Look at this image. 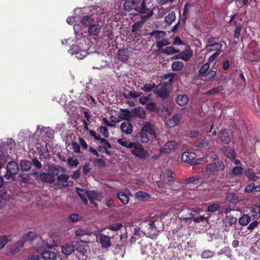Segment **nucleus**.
Here are the masks:
<instances>
[{"label": "nucleus", "mask_w": 260, "mask_h": 260, "mask_svg": "<svg viewBox=\"0 0 260 260\" xmlns=\"http://www.w3.org/2000/svg\"><path fill=\"white\" fill-rule=\"evenodd\" d=\"M16 143L11 138L5 142L0 140V162H16Z\"/></svg>", "instance_id": "1"}, {"label": "nucleus", "mask_w": 260, "mask_h": 260, "mask_svg": "<svg viewBox=\"0 0 260 260\" xmlns=\"http://www.w3.org/2000/svg\"><path fill=\"white\" fill-rule=\"evenodd\" d=\"M146 0H126L123 4V9L127 12L135 10L142 14H146L145 16L149 18L153 14V11L147 7Z\"/></svg>", "instance_id": "2"}, {"label": "nucleus", "mask_w": 260, "mask_h": 260, "mask_svg": "<svg viewBox=\"0 0 260 260\" xmlns=\"http://www.w3.org/2000/svg\"><path fill=\"white\" fill-rule=\"evenodd\" d=\"M118 142L122 146L129 148L132 153L137 157L144 158L147 155V152L145 151L143 147L138 143L131 142L122 139H118Z\"/></svg>", "instance_id": "3"}, {"label": "nucleus", "mask_w": 260, "mask_h": 260, "mask_svg": "<svg viewBox=\"0 0 260 260\" xmlns=\"http://www.w3.org/2000/svg\"><path fill=\"white\" fill-rule=\"evenodd\" d=\"M77 191L84 204L87 203V198L90 202L95 207L98 206L95 201H100L103 197L101 193L93 190L86 191L85 190L77 188Z\"/></svg>", "instance_id": "4"}, {"label": "nucleus", "mask_w": 260, "mask_h": 260, "mask_svg": "<svg viewBox=\"0 0 260 260\" xmlns=\"http://www.w3.org/2000/svg\"><path fill=\"white\" fill-rule=\"evenodd\" d=\"M139 141L143 143L156 137L153 125L150 122H147L142 128L139 133Z\"/></svg>", "instance_id": "5"}, {"label": "nucleus", "mask_w": 260, "mask_h": 260, "mask_svg": "<svg viewBox=\"0 0 260 260\" xmlns=\"http://www.w3.org/2000/svg\"><path fill=\"white\" fill-rule=\"evenodd\" d=\"M87 46L85 41L81 42L78 45L71 46L69 52L71 54H74L78 59H83L87 55L86 50Z\"/></svg>", "instance_id": "6"}, {"label": "nucleus", "mask_w": 260, "mask_h": 260, "mask_svg": "<svg viewBox=\"0 0 260 260\" xmlns=\"http://www.w3.org/2000/svg\"><path fill=\"white\" fill-rule=\"evenodd\" d=\"M49 173H43L40 174V178L41 180L46 182L52 183L54 180V176H56L59 173V169L54 166L50 165L48 167Z\"/></svg>", "instance_id": "7"}, {"label": "nucleus", "mask_w": 260, "mask_h": 260, "mask_svg": "<svg viewBox=\"0 0 260 260\" xmlns=\"http://www.w3.org/2000/svg\"><path fill=\"white\" fill-rule=\"evenodd\" d=\"M153 92L160 98L167 99L170 94V91L168 88V83L166 82L160 83L156 86Z\"/></svg>", "instance_id": "8"}, {"label": "nucleus", "mask_w": 260, "mask_h": 260, "mask_svg": "<svg viewBox=\"0 0 260 260\" xmlns=\"http://www.w3.org/2000/svg\"><path fill=\"white\" fill-rule=\"evenodd\" d=\"M144 227L147 231V235L154 236L156 235V232L157 231V228L154 223V220L150 218H145L142 223V228Z\"/></svg>", "instance_id": "9"}, {"label": "nucleus", "mask_w": 260, "mask_h": 260, "mask_svg": "<svg viewBox=\"0 0 260 260\" xmlns=\"http://www.w3.org/2000/svg\"><path fill=\"white\" fill-rule=\"evenodd\" d=\"M105 56L101 54L98 53L94 60L93 69H100L107 67L110 61L105 59Z\"/></svg>", "instance_id": "10"}, {"label": "nucleus", "mask_w": 260, "mask_h": 260, "mask_svg": "<svg viewBox=\"0 0 260 260\" xmlns=\"http://www.w3.org/2000/svg\"><path fill=\"white\" fill-rule=\"evenodd\" d=\"M193 52L189 46L184 50L183 51L179 52L177 55L173 57V59H181L185 61H188L190 60V58L192 56Z\"/></svg>", "instance_id": "11"}, {"label": "nucleus", "mask_w": 260, "mask_h": 260, "mask_svg": "<svg viewBox=\"0 0 260 260\" xmlns=\"http://www.w3.org/2000/svg\"><path fill=\"white\" fill-rule=\"evenodd\" d=\"M69 176L66 175H61L58 176L57 186L59 188H62L67 186H72L73 184V182L72 181H69Z\"/></svg>", "instance_id": "12"}, {"label": "nucleus", "mask_w": 260, "mask_h": 260, "mask_svg": "<svg viewBox=\"0 0 260 260\" xmlns=\"http://www.w3.org/2000/svg\"><path fill=\"white\" fill-rule=\"evenodd\" d=\"M115 236H118L120 240H123L126 237V228L120 223H115Z\"/></svg>", "instance_id": "13"}, {"label": "nucleus", "mask_w": 260, "mask_h": 260, "mask_svg": "<svg viewBox=\"0 0 260 260\" xmlns=\"http://www.w3.org/2000/svg\"><path fill=\"white\" fill-rule=\"evenodd\" d=\"M182 118V116L180 114H176L166 121L165 123L167 127L171 128L175 126L179 123Z\"/></svg>", "instance_id": "14"}, {"label": "nucleus", "mask_w": 260, "mask_h": 260, "mask_svg": "<svg viewBox=\"0 0 260 260\" xmlns=\"http://www.w3.org/2000/svg\"><path fill=\"white\" fill-rule=\"evenodd\" d=\"M224 168V164H209L207 167V172L209 174H216L218 171H222Z\"/></svg>", "instance_id": "15"}, {"label": "nucleus", "mask_w": 260, "mask_h": 260, "mask_svg": "<svg viewBox=\"0 0 260 260\" xmlns=\"http://www.w3.org/2000/svg\"><path fill=\"white\" fill-rule=\"evenodd\" d=\"M7 173L5 177L9 178L12 175H16L19 172V168L18 164H7Z\"/></svg>", "instance_id": "16"}, {"label": "nucleus", "mask_w": 260, "mask_h": 260, "mask_svg": "<svg viewBox=\"0 0 260 260\" xmlns=\"http://www.w3.org/2000/svg\"><path fill=\"white\" fill-rule=\"evenodd\" d=\"M39 153L40 155L39 158L41 161H43L44 162L47 160L49 161L52 158L51 157L49 156V154L46 144H45L44 146L42 145L41 147L40 150H39Z\"/></svg>", "instance_id": "17"}, {"label": "nucleus", "mask_w": 260, "mask_h": 260, "mask_svg": "<svg viewBox=\"0 0 260 260\" xmlns=\"http://www.w3.org/2000/svg\"><path fill=\"white\" fill-rule=\"evenodd\" d=\"M218 137L223 144H229L231 142L230 134L226 129L220 131L218 133Z\"/></svg>", "instance_id": "18"}, {"label": "nucleus", "mask_w": 260, "mask_h": 260, "mask_svg": "<svg viewBox=\"0 0 260 260\" xmlns=\"http://www.w3.org/2000/svg\"><path fill=\"white\" fill-rule=\"evenodd\" d=\"M133 54L132 50L128 49L119 50L118 54V59L124 62L126 61Z\"/></svg>", "instance_id": "19"}, {"label": "nucleus", "mask_w": 260, "mask_h": 260, "mask_svg": "<svg viewBox=\"0 0 260 260\" xmlns=\"http://www.w3.org/2000/svg\"><path fill=\"white\" fill-rule=\"evenodd\" d=\"M177 143L174 141L167 142L160 149V153H169L172 151L176 146Z\"/></svg>", "instance_id": "20"}, {"label": "nucleus", "mask_w": 260, "mask_h": 260, "mask_svg": "<svg viewBox=\"0 0 260 260\" xmlns=\"http://www.w3.org/2000/svg\"><path fill=\"white\" fill-rule=\"evenodd\" d=\"M41 135L44 141H49L54 137V130L48 127L44 128L41 131Z\"/></svg>", "instance_id": "21"}, {"label": "nucleus", "mask_w": 260, "mask_h": 260, "mask_svg": "<svg viewBox=\"0 0 260 260\" xmlns=\"http://www.w3.org/2000/svg\"><path fill=\"white\" fill-rule=\"evenodd\" d=\"M42 257L44 260H55L57 254L54 251L46 250L42 253Z\"/></svg>", "instance_id": "22"}, {"label": "nucleus", "mask_w": 260, "mask_h": 260, "mask_svg": "<svg viewBox=\"0 0 260 260\" xmlns=\"http://www.w3.org/2000/svg\"><path fill=\"white\" fill-rule=\"evenodd\" d=\"M120 129L124 133L130 134L133 132V126L128 121H126L121 124Z\"/></svg>", "instance_id": "23"}, {"label": "nucleus", "mask_w": 260, "mask_h": 260, "mask_svg": "<svg viewBox=\"0 0 260 260\" xmlns=\"http://www.w3.org/2000/svg\"><path fill=\"white\" fill-rule=\"evenodd\" d=\"M24 246V242L22 240L18 241L15 244L13 245L10 250V253L12 254H15L20 251V248Z\"/></svg>", "instance_id": "24"}, {"label": "nucleus", "mask_w": 260, "mask_h": 260, "mask_svg": "<svg viewBox=\"0 0 260 260\" xmlns=\"http://www.w3.org/2000/svg\"><path fill=\"white\" fill-rule=\"evenodd\" d=\"M222 151L224 155L231 160L235 159L236 154L234 149L229 147H224L222 148Z\"/></svg>", "instance_id": "25"}, {"label": "nucleus", "mask_w": 260, "mask_h": 260, "mask_svg": "<svg viewBox=\"0 0 260 260\" xmlns=\"http://www.w3.org/2000/svg\"><path fill=\"white\" fill-rule=\"evenodd\" d=\"M175 101L178 105L183 106L187 104L188 102V97L187 95L178 94L177 96Z\"/></svg>", "instance_id": "26"}, {"label": "nucleus", "mask_w": 260, "mask_h": 260, "mask_svg": "<svg viewBox=\"0 0 260 260\" xmlns=\"http://www.w3.org/2000/svg\"><path fill=\"white\" fill-rule=\"evenodd\" d=\"M145 116V112L141 108H135L132 110V117L135 116L140 118H144Z\"/></svg>", "instance_id": "27"}, {"label": "nucleus", "mask_w": 260, "mask_h": 260, "mask_svg": "<svg viewBox=\"0 0 260 260\" xmlns=\"http://www.w3.org/2000/svg\"><path fill=\"white\" fill-rule=\"evenodd\" d=\"M74 251V247L73 245L66 244L61 246V252L65 255H70Z\"/></svg>", "instance_id": "28"}, {"label": "nucleus", "mask_w": 260, "mask_h": 260, "mask_svg": "<svg viewBox=\"0 0 260 260\" xmlns=\"http://www.w3.org/2000/svg\"><path fill=\"white\" fill-rule=\"evenodd\" d=\"M230 212V210L226 209L225 210V213L226 214L225 217V221L228 223L229 224L232 225L236 223L237 222V217H234L233 215L231 214H229V213Z\"/></svg>", "instance_id": "29"}, {"label": "nucleus", "mask_w": 260, "mask_h": 260, "mask_svg": "<svg viewBox=\"0 0 260 260\" xmlns=\"http://www.w3.org/2000/svg\"><path fill=\"white\" fill-rule=\"evenodd\" d=\"M81 23L85 26H89L94 23V20L91 15H86L83 17L81 21Z\"/></svg>", "instance_id": "30"}, {"label": "nucleus", "mask_w": 260, "mask_h": 260, "mask_svg": "<svg viewBox=\"0 0 260 260\" xmlns=\"http://www.w3.org/2000/svg\"><path fill=\"white\" fill-rule=\"evenodd\" d=\"M99 239L103 247H108L111 244L110 240L108 236L102 235L100 236Z\"/></svg>", "instance_id": "31"}, {"label": "nucleus", "mask_w": 260, "mask_h": 260, "mask_svg": "<svg viewBox=\"0 0 260 260\" xmlns=\"http://www.w3.org/2000/svg\"><path fill=\"white\" fill-rule=\"evenodd\" d=\"M136 198L139 201H145L150 198L149 194L144 191H138L136 192Z\"/></svg>", "instance_id": "32"}, {"label": "nucleus", "mask_w": 260, "mask_h": 260, "mask_svg": "<svg viewBox=\"0 0 260 260\" xmlns=\"http://www.w3.org/2000/svg\"><path fill=\"white\" fill-rule=\"evenodd\" d=\"M119 117L121 119L128 120L132 117V111L131 112L127 109H121Z\"/></svg>", "instance_id": "33"}, {"label": "nucleus", "mask_w": 260, "mask_h": 260, "mask_svg": "<svg viewBox=\"0 0 260 260\" xmlns=\"http://www.w3.org/2000/svg\"><path fill=\"white\" fill-rule=\"evenodd\" d=\"M161 52L168 55H170L179 53V50L175 49L174 47L169 46L166 47L165 49H161Z\"/></svg>", "instance_id": "34"}, {"label": "nucleus", "mask_w": 260, "mask_h": 260, "mask_svg": "<svg viewBox=\"0 0 260 260\" xmlns=\"http://www.w3.org/2000/svg\"><path fill=\"white\" fill-rule=\"evenodd\" d=\"M101 30V27L98 24L93 23L88 28V32L90 35H96Z\"/></svg>", "instance_id": "35"}, {"label": "nucleus", "mask_w": 260, "mask_h": 260, "mask_svg": "<svg viewBox=\"0 0 260 260\" xmlns=\"http://www.w3.org/2000/svg\"><path fill=\"white\" fill-rule=\"evenodd\" d=\"M176 16L175 12L172 11L169 13L165 18L166 25H170L175 20Z\"/></svg>", "instance_id": "36"}, {"label": "nucleus", "mask_w": 260, "mask_h": 260, "mask_svg": "<svg viewBox=\"0 0 260 260\" xmlns=\"http://www.w3.org/2000/svg\"><path fill=\"white\" fill-rule=\"evenodd\" d=\"M184 66V63L181 61H175L172 62L171 68L174 71H179L181 70Z\"/></svg>", "instance_id": "37"}, {"label": "nucleus", "mask_w": 260, "mask_h": 260, "mask_svg": "<svg viewBox=\"0 0 260 260\" xmlns=\"http://www.w3.org/2000/svg\"><path fill=\"white\" fill-rule=\"evenodd\" d=\"M117 197L119 201L124 205L128 203L129 201V198L128 196L122 192H120L117 193Z\"/></svg>", "instance_id": "38"}, {"label": "nucleus", "mask_w": 260, "mask_h": 260, "mask_svg": "<svg viewBox=\"0 0 260 260\" xmlns=\"http://www.w3.org/2000/svg\"><path fill=\"white\" fill-rule=\"evenodd\" d=\"M135 235L138 236L139 237H141L143 236L147 235V231L144 228V227L142 228V226L140 228L137 227L135 228Z\"/></svg>", "instance_id": "39"}, {"label": "nucleus", "mask_w": 260, "mask_h": 260, "mask_svg": "<svg viewBox=\"0 0 260 260\" xmlns=\"http://www.w3.org/2000/svg\"><path fill=\"white\" fill-rule=\"evenodd\" d=\"M151 35L154 36L156 39H163L166 36V32L161 30H153L151 32Z\"/></svg>", "instance_id": "40"}, {"label": "nucleus", "mask_w": 260, "mask_h": 260, "mask_svg": "<svg viewBox=\"0 0 260 260\" xmlns=\"http://www.w3.org/2000/svg\"><path fill=\"white\" fill-rule=\"evenodd\" d=\"M250 221V217L247 214H244L239 219L241 225H246Z\"/></svg>", "instance_id": "41"}, {"label": "nucleus", "mask_w": 260, "mask_h": 260, "mask_svg": "<svg viewBox=\"0 0 260 260\" xmlns=\"http://www.w3.org/2000/svg\"><path fill=\"white\" fill-rule=\"evenodd\" d=\"M226 200L232 204H236L238 201L236 194L233 192H230L227 194Z\"/></svg>", "instance_id": "42"}, {"label": "nucleus", "mask_w": 260, "mask_h": 260, "mask_svg": "<svg viewBox=\"0 0 260 260\" xmlns=\"http://www.w3.org/2000/svg\"><path fill=\"white\" fill-rule=\"evenodd\" d=\"M82 219V218L76 213L70 214L68 217V221L71 222H75Z\"/></svg>", "instance_id": "43"}, {"label": "nucleus", "mask_w": 260, "mask_h": 260, "mask_svg": "<svg viewBox=\"0 0 260 260\" xmlns=\"http://www.w3.org/2000/svg\"><path fill=\"white\" fill-rule=\"evenodd\" d=\"M243 172V168L240 166H237V167H234L230 175L231 176H238L240 175Z\"/></svg>", "instance_id": "44"}, {"label": "nucleus", "mask_w": 260, "mask_h": 260, "mask_svg": "<svg viewBox=\"0 0 260 260\" xmlns=\"http://www.w3.org/2000/svg\"><path fill=\"white\" fill-rule=\"evenodd\" d=\"M245 175L249 180L255 181L258 178V177L255 176L253 171L250 169L246 170Z\"/></svg>", "instance_id": "45"}, {"label": "nucleus", "mask_w": 260, "mask_h": 260, "mask_svg": "<svg viewBox=\"0 0 260 260\" xmlns=\"http://www.w3.org/2000/svg\"><path fill=\"white\" fill-rule=\"evenodd\" d=\"M155 87L156 85L154 83H146L141 88V89L145 92H150Z\"/></svg>", "instance_id": "46"}, {"label": "nucleus", "mask_w": 260, "mask_h": 260, "mask_svg": "<svg viewBox=\"0 0 260 260\" xmlns=\"http://www.w3.org/2000/svg\"><path fill=\"white\" fill-rule=\"evenodd\" d=\"M209 64L208 63H205L203 66L201 67L200 68L199 71V74L201 76H204L206 75L207 74V72L209 70Z\"/></svg>", "instance_id": "47"}, {"label": "nucleus", "mask_w": 260, "mask_h": 260, "mask_svg": "<svg viewBox=\"0 0 260 260\" xmlns=\"http://www.w3.org/2000/svg\"><path fill=\"white\" fill-rule=\"evenodd\" d=\"M215 254V253L210 250H205L201 254V257L202 258H209L213 257Z\"/></svg>", "instance_id": "48"}, {"label": "nucleus", "mask_w": 260, "mask_h": 260, "mask_svg": "<svg viewBox=\"0 0 260 260\" xmlns=\"http://www.w3.org/2000/svg\"><path fill=\"white\" fill-rule=\"evenodd\" d=\"M190 7V5L189 3H186L184 6L182 14V20L183 22H185L187 18V15L189 13L188 8Z\"/></svg>", "instance_id": "49"}, {"label": "nucleus", "mask_w": 260, "mask_h": 260, "mask_svg": "<svg viewBox=\"0 0 260 260\" xmlns=\"http://www.w3.org/2000/svg\"><path fill=\"white\" fill-rule=\"evenodd\" d=\"M164 176L167 177V181L168 182H171L174 180V177L175 175L171 170H167L165 172Z\"/></svg>", "instance_id": "50"}, {"label": "nucleus", "mask_w": 260, "mask_h": 260, "mask_svg": "<svg viewBox=\"0 0 260 260\" xmlns=\"http://www.w3.org/2000/svg\"><path fill=\"white\" fill-rule=\"evenodd\" d=\"M146 105V109L149 112H154L157 109L156 104L153 102H149Z\"/></svg>", "instance_id": "51"}, {"label": "nucleus", "mask_w": 260, "mask_h": 260, "mask_svg": "<svg viewBox=\"0 0 260 260\" xmlns=\"http://www.w3.org/2000/svg\"><path fill=\"white\" fill-rule=\"evenodd\" d=\"M142 21H138L134 23L132 27V32H135L139 30L142 26Z\"/></svg>", "instance_id": "52"}, {"label": "nucleus", "mask_w": 260, "mask_h": 260, "mask_svg": "<svg viewBox=\"0 0 260 260\" xmlns=\"http://www.w3.org/2000/svg\"><path fill=\"white\" fill-rule=\"evenodd\" d=\"M8 242V237L6 235L0 236V249L4 247V246Z\"/></svg>", "instance_id": "53"}, {"label": "nucleus", "mask_w": 260, "mask_h": 260, "mask_svg": "<svg viewBox=\"0 0 260 260\" xmlns=\"http://www.w3.org/2000/svg\"><path fill=\"white\" fill-rule=\"evenodd\" d=\"M245 191L246 192H251L253 191L257 192L258 190H257L256 186H255L254 184L251 183L246 186Z\"/></svg>", "instance_id": "54"}, {"label": "nucleus", "mask_w": 260, "mask_h": 260, "mask_svg": "<svg viewBox=\"0 0 260 260\" xmlns=\"http://www.w3.org/2000/svg\"><path fill=\"white\" fill-rule=\"evenodd\" d=\"M77 250L82 255H84L86 252L85 245L83 243H79L77 247Z\"/></svg>", "instance_id": "55"}, {"label": "nucleus", "mask_w": 260, "mask_h": 260, "mask_svg": "<svg viewBox=\"0 0 260 260\" xmlns=\"http://www.w3.org/2000/svg\"><path fill=\"white\" fill-rule=\"evenodd\" d=\"M71 145L72 148L74 152L79 154L81 153L80 150V146L79 144L75 142H72Z\"/></svg>", "instance_id": "56"}, {"label": "nucleus", "mask_w": 260, "mask_h": 260, "mask_svg": "<svg viewBox=\"0 0 260 260\" xmlns=\"http://www.w3.org/2000/svg\"><path fill=\"white\" fill-rule=\"evenodd\" d=\"M150 100L151 99L150 95L143 96L140 98L139 101L141 104L145 105H146L150 101Z\"/></svg>", "instance_id": "57"}, {"label": "nucleus", "mask_w": 260, "mask_h": 260, "mask_svg": "<svg viewBox=\"0 0 260 260\" xmlns=\"http://www.w3.org/2000/svg\"><path fill=\"white\" fill-rule=\"evenodd\" d=\"M189 152L186 151L183 153L181 156V160L183 162H188L190 161V158L189 156Z\"/></svg>", "instance_id": "58"}, {"label": "nucleus", "mask_w": 260, "mask_h": 260, "mask_svg": "<svg viewBox=\"0 0 260 260\" xmlns=\"http://www.w3.org/2000/svg\"><path fill=\"white\" fill-rule=\"evenodd\" d=\"M216 72L215 71L210 70L207 72L205 76L207 77V79L208 80H211L216 76Z\"/></svg>", "instance_id": "59"}, {"label": "nucleus", "mask_w": 260, "mask_h": 260, "mask_svg": "<svg viewBox=\"0 0 260 260\" xmlns=\"http://www.w3.org/2000/svg\"><path fill=\"white\" fill-rule=\"evenodd\" d=\"M89 234V232L87 230L83 229H80L76 232V235L77 236H83L88 235Z\"/></svg>", "instance_id": "60"}, {"label": "nucleus", "mask_w": 260, "mask_h": 260, "mask_svg": "<svg viewBox=\"0 0 260 260\" xmlns=\"http://www.w3.org/2000/svg\"><path fill=\"white\" fill-rule=\"evenodd\" d=\"M100 132L102 134L103 136L106 138L108 137L109 132L108 129L105 126H101L99 127Z\"/></svg>", "instance_id": "61"}, {"label": "nucleus", "mask_w": 260, "mask_h": 260, "mask_svg": "<svg viewBox=\"0 0 260 260\" xmlns=\"http://www.w3.org/2000/svg\"><path fill=\"white\" fill-rule=\"evenodd\" d=\"M242 28V24H239L237 26V27L236 28L235 30V32L234 34V36L235 38L239 39L240 35V32Z\"/></svg>", "instance_id": "62"}, {"label": "nucleus", "mask_w": 260, "mask_h": 260, "mask_svg": "<svg viewBox=\"0 0 260 260\" xmlns=\"http://www.w3.org/2000/svg\"><path fill=\"white\" fill-rule=\"evenodd\" d=\"M219 206L217 204H214L209 206L208 208V211L210 212H213L218 210Z\"/></svg>", "instance_id": "63"}, {"label": "nucleus", "mask_w": 260, "mask_h": 260, "mask_svg": "<svg viewBox=\"0 0 260 260\" xmlns=\"http://www.w3.org/2000/svg\"><path fill=\"white\" fill-rule=\"evenodd\" d=\"M90 135L94 138V139L97 141H101L102 138L100 135L96 134L94 131L92 130L89 131Z\"/></svg>", "instance_id": "64"}]
</instances>
